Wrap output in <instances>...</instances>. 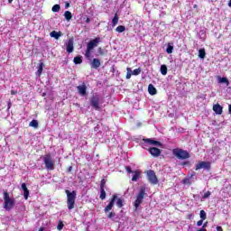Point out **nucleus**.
Wrapping results in <instances>:
<instances>
[{
    "label": "nucleus",
    "mask_w": 231,
    "mask_h": 231,
    "mask_svg": "<svg viewBox=\"0 0 231 231\" xmlns=\"http://www.w3.org/2000/svg\"><path fill=\"white\" fill-rule=\"evenodd\" d=\"M64 17H65L66 21L69 22L73 18V14H71V12H69V11H65Z\"/></svg>",
    "instance_id": "nucleus-20"
},
{
    "label": "nucleus",
    "mask_w": 231,
    "mask_h": 231,
    "mask_svg": "<svg viewBox=\"0 0 231 231\" xmlns=\"http://www.w3.org/2000/svg\"><path fill=\"white\" fill-rule=\"evenodd\" d=\"M62 228H64V223L61 220H59L57 230L60 231Z\"/></svg>",
    "instance_id": "nucleus-35"
},
{
    "label": "nucleus",
    "mask_w": 231,
    "mask_h": 231,
    "mask_svg": "<svg viewBox=\"0 0 231 231\" xmlns=\"http://www.w3.org/2000/svg\"><path fill=\"white\" fill-rule=\"evenodd\" d=\"M42 66H44V64L43 63H40V67H39V69L37 70L38 77H41V75H42Z\"/></svg>",
    "instance_id": "nucleus-32"
},
{
    "label": "nucleus",
    "mask_w": 231,
    "mask_h": 231,
    "mask_svg": "<svg viewBox=\"0 0 231 231\" xmlns=\"http://www.w3.org/2000/svg\"><path fill=\"white\" fill-rule=\"evenodd\" d=\"M74 41H73V38H69L66 46V50H67V53H73V50H75V47H74Z\"/></svg>",
    "instance_id": "nucleus-12"
},
{
    "label": "nucleus",
    "mask_w": 231,
    "mask_h": 231,
    "mask_svg": "<svg viewBox=\"0 0 231 231\" xmlns=\"http://www.w3.org/2000/svg\"><path fill=\"white\" fill-rule=\"evenodd\" d=\"M13 1H14V0H8V3H10V4H11V3H13Z\"/></svg>",
    "instance_id": "nucleus-58"
},
{
    "label": "nucleus",
    "mask_w": 231,
    "mask_h": 231,
    "mask_svg": "<svg viewBox=\"0 0 231 231\" xmlns=\"http://www.w3.org/2000/svg\"><path fill=\"white\" fill-rule=\"evenodd\" d=\"M14 207H15V199L10 198L7 190L4 191V208L10 211Z\"/></svg>",
    "instance_id": "nucleus-4"
},
{
    "label": "nucleus",
    "mask_w": 231,
    "mask_h": 231,
    "mask_svg": "<svg viewBox=\"0 0 231 231\" xmlns=\"http://www.w3.org/2000/svg\"><path fill=\"white\" fill-rule=\"evenodd\" d=\"M39 231H44V227H40Z\"/></svg>",
    "instance_id": "nucleus-56"
},
{
    "label": "nucleus",
    "mask_w": 231,
    "mask_h": 231,
    "mask_svg": "<svg viewBox=\"0 0 231 231\" xmlns=\"http://www.w3.org/2000/svg\"><path fill=\"white\" fill-rule=\"evenodd\" d=\"M143 142L145 143H149L150 145H155L157 147H162V143H160V141H154L152 139H143Z\"/></svg>",
    "instance_id": "nucleus-14"
},
{
    "label": "nucleus",
    "mask_w": 231,
    "mask_h": 231,
    "mask_svg": "<svg viewBox=\"0 0 231 231\" xmlns=\"http://www.w3.org/2000/svg\"><path fill=\"white\" fill-rule=\"evenodd\" d=\"M172 51H174V46H172L171 44H168V47L166 49V52L171 54V53H172Z\"/></svg>",
    "instance_id": "nucleus-31"
},
{
    "label": "nucleus",
    "mask_w": 231,
    "mask_h": 231,
    "mask_svg": "<svg viewBox=\"0 0 231 231\" xmlns=\"http://www.w3.org/2000/svg\"><path fill=\"white\" fill-rule=\"evenodd\" d=\"M116 213H115L114 211H111V212L108 213L107 218L108 219H113V217H116Z\"/></svg>",
    "instance_id": "nucleus-39"
},
{
    "label": "nucleus",
    "mask_w": 231,
    "mask_h": 231,
    "mask_svg": "<svg viewBox=\"0 0 231 231\" xmlns=\"http://www.w3.org/2000/svg\"><path fill=\"white\" fill-rule=\"evenodd\" d=\"M145 198V187H142L136 196V199L134 202V211L140 208V205L143 203V199Z\"/></svg>",
    "instance_id": "nucleus-6"
},
{
    "label": "nucleus",
    "mask_w": 231,
    "mask_h": 231,
    "mask_svg": "<svg viewBox=\"0 0 231 231\" xmlns=\"http://www.w3.org/2000/svg\"><path fill=\"white\" fill-rule=\"evenodd\" d=\"M30 127H34V129H37L39 127V121L33 119L29 123Z\"/></svg>",
    "instance_id": "nucleus-22"
},
{
    "label": "nucleus",
    "mask_w": 231,
    "mask_h": 231,
    "mask_svg": "<svg viewBox=\"0 0 231 231\" xmlns=\"http://www.w3.org/2000/svg\"><path fill=\"white\" fill-rule=\"evenodd\" d=\"M140 178V172L138 171H134V174L132 178V181H138V179Z\"/></svg>",
    "instance_id": "nucleus-28"
},
{
    "label": "nucleus",
    "mask_w": 231,
    "mask_h": 231,
    "mask_svg": "<svg viewBox=\"0 0 231 231\" xmlns=\"http://www.w3.org/2000/svg\"><path fill=\"white\" fill-rule=\"evenodd\" d=\"M206 55H207V52L205 51V49H199V59H205Z\"/></svg>",
    "instance_id": "nucleus-25"
},
{
    "label": "nucleus",
    "mask_w": 231,
    "mask_h": 231,
    "mask_svg": "<svg viewBox=\"0 0 231 231\" xmlns=\"http://www.w3.org/2000/svg\"><path fill=\"white\" fill-rule=\"evenodd\" d=\"M193 8H198V5H193Z\"/></svg>",
    "instance_id": "nucleus-57"
},
{
    "label": "nucleus",
    "mask_w": 231,
    "mask_h": 231,
    "mask_svg": "<svg viewBox=\"0 0 231 231\" xmlns=\"http://www.w3.org/2000/svg\"><path fill=\"white\" fill-rule=\"evenodd\" d=\"M142 73V69L138 68V69H135L132 71V75H140Z\"/></svg>",
    "instance_id": "nucleus-33"
},
{
    "label": "nucleus",
    "mask_w": 231,
    "mask_h": 231,
    "mask_svg": "<svg viewBox=\"0 0 231 231\" xmlns=\"http://www.w3.org/2000/svg\"><path fill=\"white\" fill-rule=\"evenodd\" d=\"M43 163L47 171H55V161L51 160V154L48 153L43 156Z\"/></svg>",
    "instance_id": "nucleus-8"
},
{
    "label": "nucleus",
    "mask_w": 231,
    "mask_h": 231,
    "mask_svg": "<svg viewBox=\"0 0 231 231\" xmlns=\"http://www.w3.org/2000/svg\"><path fill=\"white\" fill-rule=\"evenodd\" d=\"M106 189H100V195H99V199L104 201V199H106Z\"/></svg>",
    "instance_id": "nucleus-23"
},
{
    "label": "nucleus",
    "mask_w": 231,
    "mask_h": 231,
    "mask_svg": "<svg viewBox=\"0 0 231 231\" xmlns=\"http://www.w3.org/2000/svg\"><path fill=\"white\" fill-rule=\"evenodd\" d=\"M125 171H126V172H128V174H133V172H134V171H133V170L129 166L125 167Z\"/></svg>",
    "instance_id": "nucleus-42"
},
{
    "label": "nucleus",
    "mask_w": 231,
    "mask_h": 231,
    "mask_svg": "<svg viewBox=\"0 0 231 231\" xmlns=\"http://www.w3.org/2000/svg\"><path fill=\"white\" fill-rule=\"evenodd\" d=\"M197 231H207V228H203V227H201V228H199V230H197Z\"/></svg>",
    "instance_id": "nucleus-53"
},
{
    "label": "nucleus",
    "mask_w": 231,
    "mask_h": 231,
    "mask_svg": "<svg viewBox=\"0 0 231 231\" xmlns=\"http://www.w3.org/2000/svg\"><path fill=\"white\" fill-rule=\"evenodd\" d=\"M65 8H69V2L65 3Z\"/></svg>",
    "instance_id": "nucleus-52"
},
{
    "label": "nucleus",
    "mask_w": 231,
    "mask_h": 231,
    "mask_svg": "<svg viewBox=\"0 0 231 231\" xmlns=\"http://www.w3.org/2000/svg\"><path fill=\"white\" fill-rule=\"evenodd\" d=\"M149 152L154 158H158V156H160V154H162V150H160L159 148H156V147H152L149 149Z\"/></svg>",
    "instance_id": "nucleus-13"
},
{
    "label": "nucleus",
    "mask_w": 231,
    "mask_h": 231,
    "mask_svg": "<svg viewBox=\"0 0 231 231\" xmlns=\"http://www.w3.org/2000/svg\"><path fill=\"white\" fill-rule=\"evenodd\" d=\"M228 6H229V8H231V0H229V2H228Z\"/></svg>",
    "instance_id": "nucleus-55"
},
{
    "label": "nucleus",
    "mask_w": 231,
    "mask_h": 231,
    "mask_svg": "<svg viewBox=\"0 0 231 231\" xmlns=\"http://www.w3.org/2000/svg\"><path fill=\"white\" fill-rule=\"evenodd\" d=\"M161 73L162 75H167V65L161 66Z\"/></svg>",
    "instance_id": "nucleus-29"
},
{
    "label": "nucleus",
    "mask_w": 231,
    "mask_h": 231,
    "mask_svg": "<svg viewBox=\"0 0 231 231\" xmlns=\"http://www.w3.org/2000/svg\"><path fill=\"white\" fill-rule=\"evenodd\" d=\"M148 180L152 185H158V177H156V173L152 170H149L146 171Z\"/></svg>",
    "instance_id": "nucleus-9"
},
{
    "label": "nucleus",
    "mask_w": 231,
    "mask_h": 231,
    "mask_svg": "<svg viewBox=\"0 0 231 231\" xmlns=\"http://www.w3.org/2000/svg\"><path fill=\"white\" fill-rule=\"evenodd\" d=\"M183 185H191L190 180L189 178H184L182 180Z\"/></svg>",
    "instance_id": "nucleus-37"
},
{
    "label": "nucleus",
    "mask_w": 231,
    "mask_h": 231,
    "mask_svg": "<svg viewBox=\"0 0 231 231\" xmlns=\"http://www.w3.org/2000/svg\"><path fill=\"white\" fill-rule=\"evenodd\" d=\"M115 201L117 208H122L124 207V199L118 198L117 194H114L108 203V205L106 206L104 208L105 214H107V212H111L113 210V207H115Z\"/></svg>",
    "instance_id": "nucleus-1"
},
{
    "label": "nucleus",
    "mask_w": 231,
    "mask_h": 231,
    "mask_svg": "<svg viewBox=\"0 0 231 231\" xmlns=\"http://www.w3.org/2000/svg\"><path fill=\"white\" fill-rule=\"evenodd\" d=\"M100 60L97 59V58H94L92 60V62H91V68L93 69H98L99 66H100Z\"/></svg>",
    "instance_id": "nucleus-17"
},
{
    "label": "nucleus",
    "mask_w": 231,
    "mask_h": 231,
    "mask_svg": "<svg viewBox=\"0 0 231 231\" xmlns=\"http://www.w3.org/2000/svg\"><path fill=\"white\" fill-rule=\"evenodd\" d=\"M89 104L96 111H101L102 107L100 106L102 102H100V96L98 94H95L90 97Z\"/></svg>",
    "instance_id": "nucleus-7"
},
{
    "label": "nucleus",
    "mask_w": 231,
    "mask_h": 231,
    "mask_svg": "<svg viewBox=\"0 0 231 231\" xmlns=\"http://www.w3.org/2000/svg\"><path fill=\"white\" fill-rule=\"evenodd\" d=\"M199 169H206V171H210L211 165L210 162L202 161L195 165V171H199Z\"/></svg>",
    "instance_id": "nucleus-10"
},
{
    "label": "nucleus",
    "mask_w": 231,
    "mask_h": 231,
    "mask_svg": "<svg viewBox=\"0 0 231 231\" xmlns=\"http://www.w3.org/2000/svg\"><path fill=\"white\" fill-rule=\"evenodd\" d=\"M99 42H102V38L100 37H97L88 42V43L87 44V50L85 52V56L87 57V59H89V57H91V51H93V50H95V48L98 46Z\"/></svg>",
    "instance_id": "nucleus-2"
},
{
    "label": "nucleus",
    "mask_w": 231,
    "mask_h": 231,
    "mask_svg": "<svg viewBox=\"0 0 231 231\" xmlns=\"http://www.w3.org/2000/svg\"><path fill=\"white\" fill-rule=\"evenodd\" d=\"M11 95H17V90H11Z\"/></svg>",
    "instance_id": "nucleus-49"
},
{
    "label": "nucleus",
    "mask_w": 231,
    "mask_h": 231,
    "mask_svg": "<svg viewBox=\"0 0 231 231\" xmlns=\"http://www.w3.org/2000/svg\"><path fill=\"white\" fill-rule=\"evenodd\" d=\"M193 217H194V214H192V213H189V214H188L187 215V217H186V219H193Z\"/></svg>",
    "instance_id": "nucleus-43"
},
{
    "label": "nucleus",
    "mask_w": 231,
    "mask_h": 231,
    "mask_svg": "<svg viewBox=\"0 0 231 231\" xmlns=\"http://www.w3.org/2000/svg\"><path fill=\"white\" fill-rule=\"evenodd\" d=\"M217 231H223V227H221V226H217Z\"/></svg>",
    "instance_id": "nucleus-51"
},
{
    "label": "nucleus",
    "mask_w": 231,
    "mask_h": 231,
    "mask_svg": "<svg viewBox=\"0 0 231 231\" xmlns=\"http://www.w3.org/2000/svg\"><path fill=\"white\" fill-rule=\"evenodd\" d=\"M77 89L80 97H88V86L86 83L83 82L81 85L78 86Z\"/></svg>",
    "instance_id": "nucleus-11"
},
{
    "label": "nucleus",
    "mask_w": 231,
    "mask_h": 231,
    "mask_svg": "<svg viewBox=\"0 0 231 231\" xmlns=\"http://www.w3.org/2000/svg\"><path fill=\"white\" fill-rule=\"evenodd\" d=\"M148 92L150 95L154 96L156 93H158V90H156V88H154V85L150 84L148 86Z\"/></svg>",
    "instance_id": "nucleus-19"
},
{
    "label": "nucleus",
    "mask_w": 231,
    "mask_h": 231,
    "mask_svg": "<svg viewBox=\"0 0 231 231\" xmlns=\"http://www.w3.org/2000/svg\"><path fill=\"white\" fill-rule=\"evenodd\" d=\"M213 111L216 113V115H223V106L217 103L213 106Z\"/></svg>",
    "instance_id": "nucleus-15"
},
{
    "label": "nucleus",
    "mask_w": 231,
    "mask_h": 231,
    "mask_svg": "<svg viewBox=\"0 0 231 231\" xmlns=\"http://www.w3.org/2000/svg\"><path fill=\"white\" fill-rule=\"evenodd\" d=\"M67 195V207L69 210H73L75 208V200L77 199V191L73 190L72 192L69 189L65 190Z\"/></svg>",
    "instance_id": "nucleus-3"
},
{
    "label": "nucleus",
    "mask_w": 231,
    "mask_h": 231,
    "mask_svg": "<svg viewBox=\"0 0 231 231\" xmlns=\"http://www.w3.org/2000/svg\"><path fill=\"white\" fill-rule=\"evenodd\" d=\"M52 12H60V5H54L52 6Z\"/></svg>",
    "instance_id": "nucleus-36"
},
{
    "label": "nucleus",
    "mask_w": 231,
    "mask_h": 231,
    "mask_svg": "<svg viewBox=\"0 0 231 231\" xmlns=\"http://www.w3.org/2000/svg\"><path fill=\"white\" fill-rule=\"evenodd\" d=\"M208 225V222H205V223L203 224V226H202V228H207Z\"/></svg>",
    "instance_id": "nucleus-47"
},
{
    "label": "nucleus",
    "mask_w": 231,
    "mask_h": 231,
    "mask_svg": "<svg viewBox=\"0 0 231 231\" xmlns=\"http://www.w3.org/2000/svg\"><path fill=\"white\" fill-rule=\"evenodd\" d=\"M126 70H127L126 79L127 80H129V79H131V76L133 75V70H131V68H127Z\"/></svg>",
    "instance_id": "nucleus-34"
},
{
    "label": "nucleus",
    "mask_w": 231,
    "mask_h": 231,
    "mask_svg": "<svg viewBox=\"0 0 231 231\" xmlns=\"http://www.w3.org/2000/svg\"><path fill=\"white\" fill-rule=\"evenodd\" d=\"M73 62L74 64H82V56H76Z\"/></svg>",
    "instance_id": "nucleus-26"
},
{
    "label": "nucleus",
    "mask_w": 231,
    "mask_h": 231,
    "mask_svg": "<svg viewBox=\"0 0 231 231\" xmlns=\"http://www.w3.org/2000/svg\"><path fill=\"white\" fill-rule=\"evenodd\" d=\"M85 23H87V24H89V23H91V19L87 18L86 21H85Z\"/></svg>",
    "instance_id": "nucleus-48"
},
{
    "label": "nucleus",
    "mask_w": 231,
    "mask_h": 231,
    "mask_svg": "<svg viewBox=\"0 0 231 231\" xmlns=\"http://www.w3.org/2000/svg\"><path fill=\"white\" fill-rule=\"evenodd\" d=\"M199 216L202 221H205V219H207V212H205V210H200Z\"/></svg>",
    "instance_id": "nucleus-30"
},
{
    "label": "nucleus",
    "mask_w": 231,
    "mask_h": 231,
    "mask_svg": "<svg viewBox=\"0 0 231 231\" xmlns=\"http://www.w3.org/2000/svg\"><path fill=\"white\" fill-rule=\"evenodd\" d=\"M218 82L220 84H226V86H230V81H228L227 78H218Z\"/></svg>",
    "instance_id": "nucleus-21"
},
{
    "label": "nucleus",
    "mask_w": 231,
    "mask_h": 231,
    "mask_svg": "<svg viewBox=\"0 0 231 231\" xmlns=\"http://www.w3.org/2000/svg\"><path fill=\"white\" fill-rule=\"evenodd\" d=\"M172 154L178 160H189L190 158V153L187 150H183L181 148H174L172 150Z\"/></svg>",
    "instance_id": "nucleus-5"
},
{
    "label": "nucleus",
    "mask_w": 231,
    "mask_h": 231,
    "mask_svg": "<svg viewBox=\"0 0 231 231\" xmlns=\"http://www.w3.org/2000/svg\"><path fill=\"white\" fill-rule=\"evenodd\" d=\"M203 225V220L200 219L197 222V226H201Z\"/></svg>",
    "instance_id": "nucleus-44"
},
{
    "label": "nucleus",
    "mask_w": 231,
    "mask_h": 231,
    "mask_svg": "<svg viewBox=\"0 0 231 231\" xmlns=\"http://www.w3.org/2000/svg\"><path fill=\"white\" fill-rule=\"evenodd\" d=\"M71 171H73V167L69 166V167L67 169V172H71Z\"/></svg>",
    "instance_id": "nucleus-45"
},
{
    "label": "nucleus",
    "mask_w": 231,
    "mask_h": 231,
    "mask_svg": "<svg viewBox=\"0 0 231 231\" xmlns=\"http://www.w3.org/2000/svg\"><path fill=\"white\" fill-rule=\"evenodd\" d=\"M112 24L113 26H116L118 24V14L114 15V18L112 19Z\"/></svg>",
    "instance_id": "nucleus-27"
},
{
    "label": "nucleus",
    "mask_w": 231,
    "mask_h": 231,
    "mask_svg": "<svg viewBox=\"0 0 231 231\" xmlns=\"http://www.w3.org/2000/svg\"><path fill=\"white\" fill-rule=\"evenodd\" d=\"M182 165H190V162H182Z\"/></svg>",
    "instance_id": "nucleus-50"
},
{
    "label": "nucleus",
    "mask_w": 231,
    "mask_h": 231,
    "mask_svg": "<svg viewBox=\"0 0 231 231\" xmlns=\"http://www.w3.org/2000/svg\"><path fill=\"white\" fill-rule=\"evenodd\" d=\"M10 107H12V102L9 101V103H8V109H10Z\"/></svg>",
    "instance_id": "nucleus-54"
},
{
    "label": "nucleus",
    "mask_w": 231,
    "mask_h": 231,
    "mask_svg": "<svg viewBox=\"0 0 231 231\" xmlns=\"http://www.w3.org/2000/svg\"><path fill=\"white\" fill-rule=\"evenodd\" d=\"M97 53H98V55L104 56V55H106V51H104V49H102L101 47H99V48L97 49Z\"/></svg>",
    "instance_id": "nucleus-38"
},
{
    "label": "nucleus",
    "mask_w": 231,
    "mask_h": 231,
    "mask_svg": "<svg viewBox=\"0 0 231 231\" xmlns=\"http://www.w3.org/2000/svg\"><path fill=\"white\" fill-rule=\"evenodd\" d=\"M106 179H102L100 181V189H105L106 188Z\"/></svg>",
    "instance_id": "nucleus-40"
},
{
    "label": "nucleus",
    "mask_w": 231,
    "mask_h": 231,
    "mask_svg": "<svg viewBox=\"0 0 231 231\" xmlns=\"http://www.w3.org/2000/svg\"><path fill=\"white\" fill-rule=\"evenodd\" d=\"M193 176H196V172L192 171L190 174H189V178H192Z\"/></svg>",
    "instance_id": "nucleus-46"
},
{
    "label": "nucleus",
    "mask_w": 231,
    "mask_h": 231,
    "mask_svg": "<svg viewBox=\"0 0 231 231\" xmlns=\"http://www.w3.org/2000/svg\"><path fill=\"white\" fill-rule=\"evenodd\" d=\"M51 37H53L54 39H56L58 41V39H60V37H62V32H57V31H52L50 33Z\"/></svg>",
    "instance_id": "nucleus-18"
},
{
    "label": "nucleus",
    "mask_w": 231,
    "mask_h": 231,
    "mask_svg": "<svg viewBox=\"0 0 231 231\" xmlns=\"http://www.w3.org/2000/svg\"><path fill=\"white\" fill-rule=\"evenodd\" d=\"M116 32H117V33H124V32H125V26L124 25H119L116 28Z\"/></svg>",
    "instance_id": "nucleus-24"
},
{
    "label": "nucleus",
    "mask_w": 231,
    "mask_h": 231,
    "mask_svg": "<svg viewBox=\"0 0 231 231\" xmlns=\"http://www.w3.org/2000/svg\"><path fill=\"white\" fill-rule=\"evenodd\" d=\"M211 194H212V192L207 191V192L202 196L203 199H207V198H210Z\"/></svg>",
    "instance_id": "nucleus-41"
},
{
    "label": "nucleus",
    "mask_w": 231,
    "mask_h": 231,
    "mask_svg": "<svg viewBox=\"0 0 231 231\" xmlns=\"http://www.w3.org/2000/svg\"><path fill=\"white\" fill-rule=\"evenodd\" d=\"M22 189L23 190L24 199H28V197L30 196V190L28 189V187H26V183H22Z\"/></svg>",
    "instance_id": "nucleus-16"
}]
</instances>
